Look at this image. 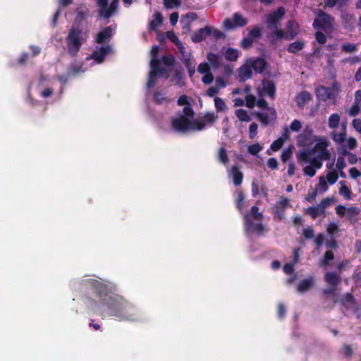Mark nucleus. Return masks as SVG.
Wrapping results in <instances>:
<instances>
[{
  "label": "nucleus",
  "mask_w": 361,
  "mask_h": 361,
  "mask_svg": "<svg viewBox=\"0 0 361 361\" xmlns=\"http://www.w3.org/2000/svg\"><path fill=\"white\" fill-rule=\"evenodd\" d=\"M98 295L90 300V308L103 317H113L118 320L136 321L138 314L136 308L123 297L111 291V286L97 279H90Z\"/></svg>",
  "instance_id": "nucleus-1"
},
{
  "label": "nucleus",
  "mask_w": 361,
  "mask_h": 361,
  "mask_svg": "<svg viewBox=\"0 0 361 361\" xmlns=\"http://www.w3.org/2000/svg\"><path fill=\"white\" fill-rule=\"evenodd\" d=\"M178 104L183 106V109L171 120V126L177 132L186 133L203 130L207 125L212 124L218 118L214 113L209 112L202 117L194 118V111L185 95H181L178 98Z\"/></svg>",
  "instance_id": "nucleus-2"
},
{
  "label": "nucleus",
  "mask_w": 361,
  "mask_h": 361,
  "mask_svg": "<svg viewBox=\"0 0 361 361\" xmlns=\"http://www.w3.org/2000/svg\"><path fill=\"white\" fill-rule=\"evenodd\" d=\"M159 51L158 46H154L151 50V61L149 79L147 83V87L149 90L157 83V80L166 73L174 75V82L178 85H183L182 75L173 68L174 59L172 56H163L161 61L157 59V54Z\"/></svg>",
  "instance_id": "nucleus-3"
},
{
  "label": "nucleus",
  "mask_w": 361,
  "mask_h": 361,
  "mask_svg": "<svg viewBox=\"0 0 361 361\" xmlns=\"http://www.w3.org/2000/svg\"><path fill=\"white\" fill-rule=\"evenodd\" d=\"M284 14L285 9L283 7H279L267 17V27L270 30L269 38L272 43L281 39L290 40L299 32L298 25L293 20L288 21L285 30L279 27Z\"/></svg>",
  "instance_id": "nucleus-4"
},
{
  "label": "nucleus",
  "mask_w": 361,
  "mask_h": 361,
  "mask_svg": "<svg viewBox=\"0 0 361 361\" xmlns=\"http://www.w3.org/2000/svg\"><path fill=\"white\" fill-rule=\"evenodd\" d=\"M114 34L111 26L102 29L95 37L96 46L92 54L86 58V62L94 64L102 63L105 59L114 53L113 47L109 42Z\"/></svg>",
  "instance_id": "nucleus-5"
},
{
  "label": "nucleus",
  "mask_w": 361,
  "mask_h": 361,
  "mask_svg": "<svg viewBox=\"0 0 361 361\" xmlns=\"http://www.w3.org/2000/svg\"><path fill=\"white\" fill-rule=\"evenodd\" d=\"M329 145L330 142L325 137L317 139L313 147L303 149L297 153L298 162L307 164L311 159L317 168H322L323 161L329 160L331 157V153L328 149Z\"/></svg>",
  "instance_id": "nucleus-6"
},
{
  "label": "nucleus",
  "mask_w": 361,
  "mask_h": 361,
  "mask_svg": "<svg viewBox=\"0 0 361 361\" xmlns=\"http://www.w3.org/2000/svg\"><path fill=\"white\" fill-rule=\"evenodd\" d=\"M88 36L89 31L84 28L79 23L75 22L70 30L66 39L68 53L72 56H75Z\"/></svg>",
  "instance_id": "nucleus-7"
},
{
  "label": "nucleus",
  "mask_w": 361,
  "mask_h": 361,
  "mask_svg": "<svg viewBox=\"0 0 361 361\" xmlns=\"http://www.w3.org/2000/svg\"><path fill=\"white\" fill-rule=\"evenodd\" d=\"M263 216L259 208L253 206L250 212L244 214L245 228L249 234H262L264 226L261 224Z\"/></svg>",
  "instance_id": "nucleus-8"
},
{
  "label": "nucleus",
  "mask_w": 361,
  "mask_h": 361,
  "mask_svg": "<svg viewBox=\"0 0 361 361\" xmlns=\"http://www.w3.org/2000/svg\"><path fill=\"white\" fill-rule=\"evenodd\" d=\"M346 135L345 125H343L341 132L334 130L331 133V138L336 145L341 146L339 152L343 156H346L348 150H353L357 146L356 139L353 137L346 138Z\"/></svg>",
  "instance_id": "nucleus-9"
},
{
  "label": "nucleus",
  "mask_w": 361,
  "mask_h": 361,
  "mask_svg": "<svg viewBox=\"0 0 361 361\" xmlns=\"http://www.w3.org/2000/svg\"><path fill=\"white\" fill-rule=\"evenodd\" d=\"M341 91V85L338 82H334L331 87H326L320 86L316 89V96L320 101H332L335 102L337 96Z\"/></svg>",
  "instance_id": "nucleus-10"
},
{
  "label": "nucleus",
  "mask_w": 361,
  "mask_h": 361,
  "mask_svg": "<svg viewBox=\"0 0 361 361\" xmlns=\"http://www.w3.org/2000/svg\"><path fill=\"white\" fill-rule=\"evenodd\" d=\"M119 0H98L99 14L105 18H109L116 10ZM126 6H129L133 0H123Z\"/></svg>",
  "instance_id": "nucleus-11"
},
{
  "label": "nucleus",
  "mask_w": 361,
  "mask_h": 361,
  "mask_svg": "<svg viewBox=\"0 0 361 361\" xmlns=\"http://www.w3.org/2000/svg\"><path fill=\"white\" fill-rule=\"evenodd\" d=\"M313 25L316 30H322L326 33H329L332 29L333 18L322 11H319Z\"/></svg>",
  "instance_id": "nucleus-12"
},
{
  "label": "nucleus",
  "mask_w": 361,
  "mask_h": 361,
  "mask_svg": "<svg viewBox=\"0 0 361 361\" xmlns=\"http://www.w3.org/2000/svg\"><path fill=\"white\" fill-rule=\"evenodd\" d=\"M248 23V20L239 13H235L231 18L224 20V27L226 30H234L243 27Z\"/></svg>",
  "instance_id": "nucleus-13"
},
{
  "label": "nucleus",
  "mask_w": 361,
  "mask_h": 361,
  "mask_svg": "<svg viewBox=\"0 0 361 361\" xmlns=\"http://www.w3.org/2000/svg\"><path fill=\"white\" fill-rule=\"evenodd\" d=\"M177 49L181 60L183 61L184 64L188 68L190 77L192 78L195 73V61L192 58L191 53L186 51L183 45V49H181L180 47H178Z\"/></svg>",
  "instance_id": "nucleus-14"
},
{
  "label": "nucleus",
  "mask_w": 361,
  "mask_h": 361,
  "mask_svg": "<svg viewBox=\"0 0 361 361\" xmlns=\"http://www.w3.org/2000/svg\"><path fill=\"white\" fill-rule=\"evenodd\" d=\"M321 137L313 135L310 127L304 129L303 132L297 137L298 145L300 147H307L317 141Z\"/></svg>",
  "instance_id": "nucleus-15"
},
{
  "label": "nucleus",
  "mask_w": 361,
  "mask_h": 361,
  "mask_svg": "<svg viewBox=\"0 0 361 361\" xmlns=\"http://www.w3.org/2000/svg\"><path fill=\"white\" fill-rule=\"evenodd\" d=\"M336 212L338 216L341 217L346 216V218L352 221L360 212V209L357 207L346 208L343 205H338L336 208Z\"/></svg>",
  "instance_id": "nucleus-16"
},
{
  "label": "nucleus",
  "mask_w": 361,
  "mask_h": 361,
  "mask_svg": "<svg viewBox=\"0 0 361 361\" xmlns=\"http://www.w3.org/2000/svg\"><path fill=\"white\" fill-rule=\"evenodd\" d=\"M92 65H91V63H87L85 61V64H82L80 66H78V65H74L70 70L69 73L68 75H59L58 77V80L63 84L66 83V81L68 80V78L69 77V75H75V74H79V73H84L86 71L88 70V68L90 67H91Z\"/></svg>",
  "instance_id": "nucleus-17"
},
{
  "label": "nucleus",
  "mask_w": 361,
  "mask_h": 361,
  "mask_svg": "<svg viewBox=\"0 0 361 361\" xmlns=\"http://www.w3.org/2000/svg\"><path fill=\"white\" fill-rule=\"evenodd\" d=\"M330 204V200L328 199L323 200L320 204L315 207H310L305 210V213L315 219L316 217L324 213L325 208Z\"/></svg>",
  "instance_id": "nucleus-18"
},
{
  "label": "nucleus",
  "mask_w": 361,
  "mask_h": 361,
  "mask_svg": "<svg viewBox=\"0 0 361 361\" xmlns=\"http://www.w3.org/2000/svg\"><path fill=\"white\" fill-rule=\"evenodd\" d=\"M259 96H269L271 98L274 97L275 86L274 84L269 80H264L257 88Z\"/></svg>",
  "instance_id": "nucleus-19"
},
{
  "label": "nucleus",
  "mask_w": 361,
  "mask_h": 361,
  "mask_svg": "<svg viewBox=\"0 0 361 361\" xmlns=\"http://www.w3.org/2000/svg\"><path fill=\"white\" fill-rule=\"evenodd\" d=\"M257 115L259 121L265 126L274 121L276 117V111L273 108H266L262 111L257 113Z\"/></svg>",
  "instance_id": "nucleus-20"
},
{
  "label": "nucleus",
  "mask_w": 361,
  "mask_h": 361,
  "mask_svg": "<svg viewBox=\"0 0 361 361\" xmlns=\"http://www.w3.org/2000/svg\"><path fill=\"white\" fill-rule=\"evenodd\" d=\"M252 71H253L250 65L248 64V61H247L246 63L238 69V77L240 80L245 81L250 78Z\"/></svg>",
  "instance_id": "nucleus-21"
},
{
  "label": "nucleus",
  "mask_w": 361,
  "mask_h": 361,
  "mask_svg": "<svg viewBox=\"0 0 361 361\" xmlns=\"http://www.w3.org/2000/svg\"><path fill=\"white\" fill-rule=\"evenodd\" d=\"M248 64L250 65L252 71L256 73H262L265 67V61L262 58L250 59L247 60Z\"/></svg>",
  "instance_id": "nucleus-22"
},
{
  "label": "nucleus",
  "mask_w": 361,
  "mask_h": 361,
  "mask_svg": "<svg viewBox=\"0 0 361 361\" xmlns=\"http://www.w3.org/2000/svg\"><path fill=\"white\" fill-rule=\"evenodd\" d=\"M314 284V279L312 276L300 281L297 285V290L300 293L309 290Z\"/></svg>",
  "instance_id": "nucleus-23"
},
{
  "label": "nucleus",
  "mask_w": 361,
  "mask_h": 361,
  "mask_svg": "<svg viewBox=\"0 0 361 361\" xmlns=\"http://www.w3.org/2000/svg\"><path fill=\"white\" fill-rule=\"evenodd\" d=\"M312 99L311 94L307 91L299 93L295 98L298 106L300 108L305 106Z\"/></svg>",
  "instance_id": "nucleus-24"
},
{
  "label": "nucleus",
  "mask_w": 361,
  "mask_h": 361,
  "mask_svg": "<svg viewBox=\"0 0 361 361\" xmlns=\"http://www.w3.org/2000/svg\"><path fill=\"white\" fill-rule=\"evenodd\" d=\"M288 138V129L286 128L282 136L272 142L270 147L271 150L274 152L278 151L282 147L285 140Z\"/></svg>",
  "instance_id": "nucleus-25"
},
{
  "label": "nucleus",
  "mask_w": 361,
  "mask_h": 361,
  "mask_svg": "<svg viewBox=\"0 0 361 361\" xmlns=\"http://www.w3.org/2000/svg\"><path fill=\"white\" fill-rule=\"evenodd\" d=\"M229 177L233 179V183L235 185L241 184L243 180V173L240 171L237 166H233L229 171Z\"/></svg>",
  "instance_id": "nucleus-26"
},
{
  "label": "nucleus",
  "mask_w": 361,
  "mask_h": 361,
  "mask_svg": "<svg viewBox=\"0 0 361 361\" xmlns=\"http://www.w3.org/2000/svg\"><path fill=\"white\" fill-rule=\"evenodd\" d=\"M290 205L289 200L283 197H281L280 200L276 202L275 205L276 212L279 218H282L281 212Z\"/></svg>",
  "instance_id": "nucleus-27"
},
{
  "label": "nucleus",
  "mask_w": 361,
  "mask_h": 361,
  "mask_svg": "<svg viewBox=\"0 0 361 361\" xmlns=\"http://www.w3.org/2000/svg\"><path fill=\"white\" fill-rule=\"evenodd\" d=\"M235 202L238 209L243 213V209L247 207V202L245 200V196L241 190H237L235 192Z\"/></svg>",
  "instance_id": "nucleus-28"
},
{
  "label": "nucleus",
  "mask_w": 361,
  "mask_h": 361,
  "mask_svg": "<svg viewBox=\"0 0 361 361\" xmlns=\"http://www.w3.org/2000/svg\"><path fill=\"white\" fill-rule=\"evenodd\" d=\"M209 30L207 27L200 29L197 32L194 33L192 37V39L194 42H200L207 38L209 36Z\"/></svg>",
  "instance_id": "nucleus-29"
},
{
  "label": "nucleus",
  "mask_w": 361,
  "mask_h": 361,
  "mask_svg": "<svg viewBox=\"0 0 361 361\" xmlns=\"http://www.w3.org/2000/svg\"><path fill=\"white\" fill-rule=\"evenodd\" d=\"M341 122V117L338 114L334 113L330 115L328 120V126L330 129L336 130Z\"/></svg>",
  "instance_id": "nucleus-30"
},
{
  "label": "nucleus",
  "mask_w": 361,
  "mask_h": 361,
  "mask_svg": "<svg viewBox=\"0 0 361 361\" xmlns=\"http://www.w3.org/2000/svg\"><path fill=\"white\" fill-rule=\"evenodd\" d=\"M341 187L339 188V194L347 200L352 199V191L350 188L346 185L345 181L340 182Z\"/></svg>",
  "instance_id": "nucleus-31"
},
{
  "label": "nucleus",
  "mask_w": 361,
  "mask_h": 361,
  "mask_svg": "<svg viewBox=\"0 0 361 361\" xmlns=\"http://www.w3.org/2000/svg\"><path fill=\"white\" fill-rule=\"evenodd\" d=\"M307 164H309V165H307L303 169V172L305 176H307L309 177H313L316 174V170L319 169L320 168H317L314 164L313 160L310 159V161H307Z\"/></svg>",
  "instance_id": "nucleus-32"
},
{
  "label": "nucleus",
  "mask_w": 361,
  "mask_h": 361,
  "mask_svg": "<svg viewBox=\"0 0 361 361\" xmlns=\"http://www.w3.org/2000/svg\"><path fill=\"white\" fill-rule=\"evenodd\" d=\"M325 281L330 286L335 287L340 281L339 276L333 272H327L325 274Z\"/></svg>",
  "instance_id": "nucleus-33"
},
{
  "label": "nucleus",
  "mask_w": 361,
  "mask_h": 361,
  "mask_svg": "<svg viewBox=\"0 0 361 361\" xmlns=\"http://www.w3.org/2000/svg\"><path fill=\"white\" fill-rule=\"evenodd\" d=\"M162 16L159 12H156L153 15V18L149 23V27L152 30H156L162 23Z\"/></svg>",
  "instance_id": "nucleus-34"
},
{
  "label": "nucleus",
  "mask_w": 361,
  "mask_h": 361,
  "mask_svg": "<svg viewBox=\"0 0 361 361\" xmlns=\"http://www.w3.org/2000/svg\"><path fill=\"white\" fill-rule=\"evenodd\" d=\"M73 3V0H59V8L56 12L53 18V24L56 25L57 19L61 13V7L67 6Z\"/></svg>",
  "instance_id": "nucleus-35"
},
{
  "label": "nucleus",
  "mask_w": 361,
  "mask_h": 361,
  "mask_svg": "<svg viewBox=\"0 0 361 361\" xmlns=\"http://www.w3.org/2000/svg\"><path fill=\"white\" fill-rule=\"evenodd\" d=\"M225 58L228 61H235L239 56V52L238 49H233V48H228L225 53Z\"/></svg>",
  "instance_id": "nucleus-36"
},
{
  "label": "nucleus",
  "mask_w": 361,
  "mask_h": 361,
  "mask_svg": "<svg viewBox=\"0 0 361 361\" xmlns=\"http://www.w3.org/2000/svg\"><path fill=\"white\" fill-rule=\"evenodd\" d=\"M214 102L217 112H224L227 110V105L221 98L216 97L214 99Z\"/></svg>",
  "instance_id": "nucleus-37"
},
{
  "label": "nucleus",
  "mask_w": 361,
  "mask_h": 361,
  "mask_svg": "<svg viewBox=\"0 0 361 361\" xmlns=\"http://www.w3.org/2000/svg\"><path fill=\"white\" fill-rule=\"evenodd\" d=\"M329 188L328 183L325 178L324 176H320L319 178V183L315 188L317 191H318L319 193H324L326 191H327Z\"/></svg>",
  "instance_id": "nucleus-38"
},
{
  "label": "nucleus",
  "mask_w": 361,
  "mask_h": 361,
  "mask_svg": "<svg viewBox=\"0 0 361 361\" xmlns=\"http://www.w3.org/2000/svg\"><path fill=\"white\" fill-rule=\"evenodd\" d=\"M235 116L239 119V121L243 122H248L250 121L251 118L247 111L243 109H237L235 112Z\"/></svg>",
  "instance_id": "nucleus-39"
},
{
  "label": "nucleus",
  "mask_w": 361,
  "mask_h": 361,
  "mask_svg": "<svg viewBox=\"0 0 361 361\" xmlns=\"http://www.w3.org/2000/svg\"><path fill=\"white\" fill-rule=\"evenodd\" d=\"M304 47V42L302 41H295L294 42H292L288 48V51L290 53H297L298 51L302 49Z\"/></svg>",
  "instance_id": "nucleus-40"
},
{
  "label": "nucleus",
  "mask_w": 361,
  "mask_h": 361,
  "mask_svg": "<svg viewBox=\"0 0 361 361\" xmlns=\"http://www.w3.org/2000/svg\"><path fill=\"white\" fill-rule=\"evenodd\" d=\"M153 99L156 103L159 104L167 103L169 100V99L161 92H155L153 94Z\"/></svg>",
  "instance_id": "nucleus-41"
},
{
  "label": "nucleus",
  "mask_w": 361,
  "mask_h": 361,
  "mask_svg": "<svg viewBox=\"0 0 361 361\" xmlns=\"http://www.w3.org/2000/svg\"><path fill=\"white\" fill-rule=\"evenodd\" d=\"M166 37L174 43L177 48L180 47L181 49H183V43L178 39V37L173 31H169L166 32Z\"/></svg>",
  "instance_id": "nucleus-42"
},
{
  "label": "nucleus",
  "mask_w": 361,
  "mask_h": 361,
  "mask_svg": "<svg viewBox=\"0 0 361 361\" xmlns=\"http://www.w3.org/2000/svg\"><path fill=\"white\" fill-rule=\"evenodd\" d=\"M262 149L263 146L258 142L251 145L247 147L248 153L252 155L257 154Z\"/></svg>",
  "instance_id": "nucleus-43"
},
{
  "label": "nucleus",
  "mask_w": 361,
  "mask_h": 361,
  "mask_svg": "<svg viewBox=\"0 0 361 361\" xmlns=\"http://www.w3.org/2000/svg\"><path fill=\"white\" fill-rule=\"evenodd\" d=\"M166 8L171 9L179 7L181 5V0H163Z\"/></svg>",
  "instance_id": "nucleus-44"
},
{
  "label": "nucleus",
  "mask_w": 361,
  "mask_h": 361,
  "mask_svg": "<svg viewBox=\"0 0 361 361\" xmlns=\"http://www.w3.org/2000/svg\"><path fill=\"white\" fill-rule=\"evenodd\" d=\"M218 159L224 164H226L228 161L226 149L224 147H221L218 153Z\"/></svg>",
  "instance_id": "nucleus-45"
},
{
  "label": "nucleus",
  "mask_w": 361,
  "mask_h": 361,
  "mask_svg": "<svg viewBox=\"0 0 361 361\" xmlns=\"http://www.w3.org/2000/svg\"><path fill=\"white\" fill-rule=\"evenodd\" d=\"M207 60L213 66H218L221 62L220 56L213 53L207 54Z\"/></svg>",
  "instance_id": "nucleus-46"
},
{
  "label": "nucleus",
  "mask_w": 361,
  "mask_h": 361,
  "mask_svg": "<svg viewBox=\"0 0 361 361\" xmlns=\"http://www.w3.org/2000/svg\"><path fill=\"white\" fill-rule=\"evenodd\" d=\"M342 51L348 53L354 52L357 50L356 44L345 43L341 47Z\"/></svg>",
  "instance_id": "nucleus-47"
},
{
  "label": "nucleus",
  "mask_w": 361,
  "mask_h": 361,
  "mask_svg": "<svg viewBox=\"0 0 361 361\" xmlns=\"http://www.w3.org/2000/svg\"><path fill=\"white\" fill-rule=\"evenodd\" d=\"M339 154H340L336 161V167L338 171H341L343 170L346 166V163L345 160V156H343L340 152Z\"/></svg>",
  "instance_id": "nucleus-48"
},
{
  "label": "nucleus",
  "mask_w": 361,
  "mask_h": 361,
  "mask_svg": "<svg viewBox=\"0 0 361 361\" xmlns=\"http://www.w3.org/2000/svg\"><path fill=\"white\" fill-rule=\"evenodd\" d=\"M338 178V174L335 171H329L325 177L327 183L330 185H334L337 181Z\"/></svg>",
  "instance_id": "nucleus-49"
},
{
  "label": "nucleus",
  "mask_w": 361,
  "mask_h": 361,
  "mask_svg": "<svg viewBox=\"0 0 361 361\" xmlns=\"http://www.w3.org/2000/svg\"><path fill=\"white\" fill-rule=\"evenodd\" d=\"M221 128H222V130H223V133L226 136V137H228V133H229V130H230V122H229V119L227 116H226L222 122H221Z\"/></svg>",
  "instance_id": "nucleus-50"
},
{
  "label": "nucleus",
  "mask_w": 361,
  "mask_h": 361,
  "mask_svg": "<svg viewBox=\"0 0 361 361\" xmlns=\"http://www.w3.org/2000/svg\"><path fill=\"white\" fill-rule=\"evenodd\" d=\"M261 29L256 26L249 31L248 37L255 40L261 36Z\"/></svg>",
  "instance_id": "nucleus-51"
},
{
  "label": "nucleus",
  "mask_w": 361,
  "mask_h": 361,
  "mask_svg": "<svg viewBox=\"0 0 361 361\" xmlns=\"http://www.w3.org/2000/svg\"><path fill=\"white\" fill-rule=\"evenodd\" d=\"M228 85V82L224 80L223 77H217L215 79V83L214 85L218 87V89L220 90L221 89H223L226 87Z\"/></svg>",
  "instance_id": "nucleus-52"
},
{
  "label": "nucleus",
  "mask_w": 361,
  "mask_h": 361,
  "mask_svg": "<svg viewBox=\"0 0 361 361\" xmlns=\"http://www.w3.org/2000/svg\"><path fill=\"white\" fill-rule=\"evenodd\" d=\"M293 149L291 147L286 148L283 150L281 153V160L283 162H286L292 156Z\"/></svg>",
  "instance_id": "nucleus-53"
},
{
  "label": "nucleus",
  "mask_w": 361,
  "mask_h": 361,
  "mask_svg": "<svg viewBox=\"0 0 361 361\" xmlns=\"http://www.w3.org/2000/svg\"><path fill=\"white\" fill-rule=\"evenodd\" d=\"M258 133V126L255 123H251L249 127V137L250 139H254Z\"/></svg>",
  "instance_id": "nucleus-54"
},
{
  "label": "nucleus",
  "mask_w": 361,
  "mask_h": 361,
  "mask_svg": "<svg viewBox=\"0 0 361 361\" xmlns=\"http://www.w3.org/2000/svg\"><path fill=\"white\" fill-rule=\"evenodd\" d=\"M334 259V254L331 251L326 252L324 259L321 261L322 266L326 267L329 262Z\"/></svg>",
  "instance_id": "nucleus-55"
},
{
  "label": "nucleus",
  "mask_w": 361,
  "mask_h": 361,
  "mask_svg": "<svg viewBox=\"0 0 361 361\" xmlns=\"http://www.w3.org/2000/svg\"><path fill=\"white\" fill-rule=\"evenodd\" d=\"M207 29L209 30V36L211 35L216 39L221 38L224 36V34L216 29L212 27H207Z\"/></svg>",
  "instance_id": "nucleus-56"
},
{
  "label": "nucleus",
  "mask_w": 361,
  "mask_h": 361,
  "mask_svg": "<svg viewBox=\"0 0 361 361\" xmlns=\"http://www.w3.org/2000/svg\"><path fill=\"white\" fill-rule=\"evenodd\" d=\"M338 231V226L336 223H330L327 227V231L330 236L333 237Z\"/></svg>",
  "instance_id": "nucleus-57"
},
{
  "label": "nucleus",
  "mask_w": 361,
  "mask_h": 361,
  "mask_svg": "<svg viewBox=\"0 0 361 361\" xmlns=\"http://www.w3.org/2000/svg\"><path fill=\"white\" fill-rule=\"evenodd\" d=\"M360 105L357 104L354 102V104L352 105V106L348 110V114L350 116H355L358 115L360 111Z\"/></svg>",
  "instance_id": "nucleus-58"
},
{
  "label": "nucleus",
  "mask_w": 361,
  "mask_h": 361,
  "mask_svg": "<svg viewBox=\"0 0 361 361\" xmlns=\"http://www.w3.org/2000/svg\"><path fill=\"white\" fill-rule=\"evenodd\" d=\"M246 106L248 108H253L256 104V99L252 94H247L245 96Z\"/></svg>",
  "instance_id": "nucleus-59"
},
{
  "label": "nucleus",
  "mask_w": 361,
  "mask_h": 361,
  "mask_svg": "<svg viewBox=\"0 0 361 361\" xmlns=\"http://www.w3.org/2000/svg\"><path fill=\"white\" fill-rule=\"evenodd\" d=\"M53 89L51 87H44L40 90L42 97L47 99L51 97L53 94Z\"/></svg>",
  "instance_id": "nucleus-60"
},
{
  "label": "nucleus",
  "mask_w": 361,
  "mask_h": 361,
  "mask_svg": "<svg viewBox=\"0 0 361 361\" xmlns=\"http://www.w3.org/2000/svg\"><path fill=\"white\" fill-rule=\"evenodd\" d=\"M301 127V122L299 120L295 119L290 126V130L293 132H298Z\"/></svg>",
  "instance_id": "nucleus-61"
},
{
  "label": "nucleus",
  "mask_w": 361,
  "mask_h": 361,
  "mask_svg": "<svg viewBox=\"0 0 361 361\" xmlns=\"http://www.w3.org/2000/svg\"><path fill=\"white\" fill-rule=\"evenodd\" d=\"M197 71L203 75L210 72L209 65L207 63H200L197 67Z\"/></svg>",
  "instance_id": "nucleus-62"
},
{
  "label": "nucleus",
  "mask_w": 361,
  "mask_h": 361,
  "mask_svg": "<svg viewBox=\"0 0 361 361\" xmlns=\"http://www.w3.org/2000/svg\"><path fill=\"white\" fill-rule=\"evenodd\" d=\"M203 83L206 85H209L214 80L213 75L211 72L207 73L206 74H204V76L202 79Z\"/></svg>",
  "instance_id": "nucleus-63"
},
{
  "label": "nucleus",
  "mask_w": 361,
  "mask_h": 361,
  "mask_svg": "<svg viewBox=\"0 0 361 361\" xmlns=\"http://www.w3.org/2000/svg\"><path fill=\"white\" fill-rule=\"evenodd\" d=\"M352 126L354 129L361 134V119L360 118H355L352 121Z\"/></svg>",
  "instance_id": "nucleus-64"
}]
</instances>
